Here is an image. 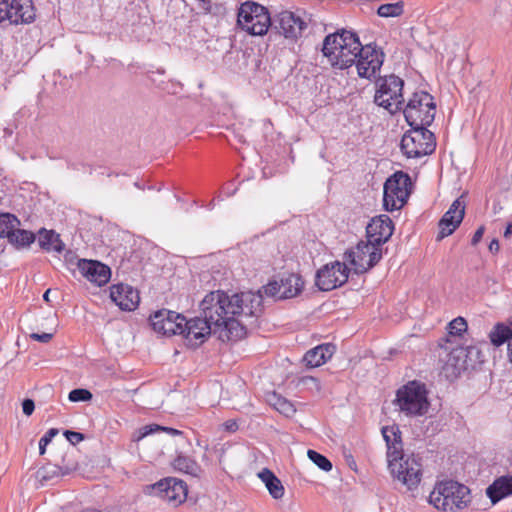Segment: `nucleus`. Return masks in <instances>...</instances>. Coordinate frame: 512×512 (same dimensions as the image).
Returning a JSON list of instances; mask_svg holds the SVG:
<instances>
[{
    "label": "nucleus",
    "mask_w": 512,
    "mask_h": 512,
    "mask_svg": "<svg viewBox=\"0 0 512 512\" xmlns=\"http://www.w3.org/2000/svg\"><path fill=\"white\" fill-rule=\"evenodd\" d=\"M162 431H165L166 433L172 435V436H178V435H183V432L178 430V429H175V428H172V427H164L162 428Z\"/></svg>",
    "instance_id": "obj_48"
},
{
    "label": "nucleus",
    "mask_w": 512,
    "mask_h": 512,
    "mask_svg": "<svg viewBox=\"0 0 512 512\" xmlns=\"http://www.w3.org/2000/svg\"><path fill=\"white\" fill-rule=\"evenodd\" d=\"M144 492L159 497L172 507H178L187 499L188 486L181 479L166 477L154 484L147 485Z\"/></svg>",
    "instance_id": "obj_12"
},
{
    "label": "nucleus",
    "mask_w": 512,
    "mask_h": 512,
    "mask_svg": "<svg viewBox=\"0 0 512 512\" xmlns=\"http://www.w3.org/2000/svg\"><path fill=\"white\" fill-rule=\"evenodd\" d=\"M429 503L443 512L462 511L471 503V491L455 480L438 481L429 495Z\"/></svg>",
    "instance_id": "obj_4"
},
{
    "label": "nucleus",
    "mask_w": 512,
    "mask_h": 512,
    "mask_svg": "<svg viewBox=\"0 0 512 512\" xmlns=\"http://www.w3.org/2000/svg\"><path fill=\"white\" fill-rule=\"evenodd\" d=\"M269 402L275 410L287 417L292 416L296 412L292 402L275 392L270 396Z\"/></svg>",
    "instance_id": "obj_33"
},
{
    "label": "nucleus",
    "mask_w": 512,
    "mask_h": 512,
    "mask_svg": "<svg viewBox=\"0 0 512 512\" xmlns=\"http://www.w3.org/2000/svg\"><path fill=\"white\" fill-rule=\"evenodd\" d=\"M237 137H238L239 142H241V143H245L246 142V139L244 138L243 135H239Z\"/></svg>",
    "instance_id": "obj_55"
},
{
    "label": "nucleus",
    "mask_w": 512,
    "mask_h": 512,
    "mask_svg": "<svg viewBox=\"0 0 512 512\" xmlns=\"http://www.w3.org/2000/svg\"><path fill=\"white\" fill-rule=\"evenodd\" d=\"M172 465L175 470L183 472L195 478H199L202 473V468L197 463V461L194 458L184 455L182 453L176 456V458L173 460Z\"/></svg>",
    "instance_id": "obj_28"
},
{
    "label": "nucleus",
    "mask_w": 512,
    "mask_h": 512,
    "mask_svg": "<svg viewBox=\"0 0 512 512\" xmlns=\"http://www.w3.org/2000/svg\"><path fill=\"white\" fill-rule=\"evenodd\" d=\"M224 429L228 432H236L238 430V424L235 420H227L224 424Z\"/></svg>",
    "instance_id": "obj_47"
},
{
    "label": "nucleus",
    "mask_w": 512,
    "mask_h": 512,
    "mask_svg": "<svg viewBox=\"0 0 512 512\" xmlns=\"http://www.w3.org/2000/svg\"><path fill=\"white\" fill-rule=\"evenodd\" d=\"M111 300L123 311L135 310L140 302L139 292L128 284H114L110 287Z\"/></svg>",
    "instance_id": "obj_21"
},
{
    "label": "nucleus",
    "mask_w": 512,
    "mask_h": 512,
    "mask_svg": "<svg viewBox=\"0 0 512 512\" xmlns=\"http://www.w3.org/2000/svg\"><path fill=\"white\" fill-rule=\"evenodd\" d=\"M214 207V202L212 201L210 204H209V209H212Z\"/></svg>",
    "instance_id": "obj_56"
},
{
    "label": "nucleus",
    "mask_w": 512,
    "mask_h": 512,
    "mask_svg": "<svg viewBox=\"0 0 512 512\" xmlns=\"http://www.w3.org/2000/svg\"><path fill=\"white\" fill-rule=\"evenodd\" d=\"M49 293H50V289L46 290L45 293L43 294V299L45 301H49V298H48Z\"/></svg>",
    "instance_id": "obj_54"
},
{
    "label": "nucleus",
    "mask_w": 512,
    "mask_h": 512,
    "mask_svg": "<svg viewBox=\"0 0 512 512\" xmlns=\"http://www.w3.org/2000/svg\"><path fill=\"white\" fill-rule=\"evenodd\" d=\"M169 315V310L162 309L156 311L150 316V322L153 330L158 333V326H162L166 322V316Z\"/></svg>",
    "instance_id": "obj_39"
},
{
    "label": "nucleus",
    "mask_w": 512,
    "mask_h": 512,
    "mask_svg": "<svg viewBox=\"0 0 512 512\" xmlns=\"http://www.w3.org/2000/svg\"><path fill=\"white\" fill-rule=\"evenodd\" d=\"M53 333H32L30 338L40 343H48L53 338Z\"/></svg>",
    "instance_id": "obj_43"
},
{
    "label": "nucleus",
    "mask_w": 512,
    "mask_h": 512,
    "mask_svg": "<svg viewBox=\"0 0 512 512\" xmlns=\"http://www.w3.org/2000/svg\"><path fill=\"white\" fill-rule=\"evenodd\" d=\"M39 245L42 249L46 251H54L56 253H61L65 244L60 239L59 234L55 233L53 230H43L39 237Z\"/></svg>",
    "instance_id": "obj_30"
},
{
    "label": "nucleus",
    "mask_w": 512,
    "mask_h": 512,
    "mask_svg": "<svg viewBox=\"0 0 512 512\" xmlns=\"http://www.w3.org/2000/svg\"><path fill=\"white\" fill-rule=\"evenodd\" d=\"M258 477L265 484L269 494L272 498L278 500L284 496V486L280 479L268 468H263L259 473Z\"/></svg>",
    "instance_id": "obj_27"
},
{
    "label": "nucleus",
    "mask_w": 512,
    "mask_h": 512,
    "mask_svg": "<svg viewBox=\"0 0 512 512\" xmlns=\"http://www.w3.org/2000/svg\"><path fill=\"white\" fill-rule=\"evenodd\" d=\"M59 433L57 428H50L45 432V434L39 440V454L43 455L46 451L47 445L52 441V439Z\"/></svg>",
    "instance_id": "obj_40"
},
{
    "label": "nucleus",
    "mask_w": 512,
    "mask_h": 512,
    "mask_svg": "<svg viewBox=\"0 0 512 512\" xmlns=\"http://www.w3.org/2000/svg\"><path fill=\"white\" fill-rule=\"evenodd\" d=\"M404 12V4L402 1L395 3L382 4L377 9V14L383 18L398 17Z\"/></svg>",
    "instance_id": "obj_36"
},
{
    "label": "nucleus",
    "mask_w": 512,
    "mask_h": 512,
    "mask_svg": "<svg viewBox=\"0 0 512 512\" xmlns=\"http://www.w3.org/2000/svg\"><path fill=\"white\" fill-rule=\"evenodd\" d=\"M35 410V403L32 399H24L22 402V411L25 415L30 416Z\"/></svg>",
    "instance_id": "obj_44"
},
{
    "label": "nucleus",
    "mask_w": 512,
    "mask_h": 512,
    "mask_svg": "<svg viewBox=\"0 0 512 512\" xmlns=\"http://www.w3.org/2000/svg\"><path fill=\"white\" fill-rule=\"evenodd\" d=\"M508 358L512 364V339L508 343Z\"/></svg>",
    "instance_id": "obj_53"
},
{
    "label": "nucleus",
    "mask_w": 512,
    "mask_h": 512,
    "mask_svg": "<svg viewBox=\"0 0 512 512\" xmlns=\"http://www.w3.org/2000/svg\"><path fill=\"white\" fill-rule=\"evenodd\" d=\"M163 426L157 425V424H150L146 425L141 430V437L148 436L150 434H153L156 431H162Z\"/></svg>",
    "instance_id": "obj_45"
},
{
    "label": "nucleus",
    "mask_w": 512,
    "mask_h": 512,
    "mask_svg": "<svg viewBox=\"0 0 512 512\" xmlns=\"http://www.w3.org/2000/svg\"><path fill=\"white\" fill-rule=\"evenodd\" d=\"M464 353L468 370H474L484 362V354L481 349L475 345L464 347Z\"/></svg>",
    "instance_id": "obj_35"
},
{
    "label": "nucleus",
    "mask_w": 512,
    "mask_h": 512,
    "mask_svg": "<svg viewBox=\"0 0 512 512\" xmlns=\"http://www.w3.org/2000/svg\"><path fill=\"white\" fill-rule=\"evenodd\" d=\"M214 332V325L210 324L207 317L195 316L187 319L184 316L182 336L191 347H198Z\"/></svg>",
    "instance_id": "obj_17"
},
{
    "label": "nucleus",
    "mask_w": 512,
    "mask_h": 512,
    "mask_svg": "<svg viewBox=\"0 0 512 512\" xmlns=\"http://www.w3.org/2000/svg\"><path fill=\"white\" fill-rule=\"evenodd\" d=\"M486 494L493 504L512 495V476H501L486 489Z\"/></svg>",
    "instance_id": "obj_25"
},
{
    "label": "nucleus",
    "mask_w": 512,
    "mask_h": 512,
    "mask_svg": "<svg viewBox=\"0 0 512 512\" xmlns=\"http://www.w3.org/2000/svg\"><path fill=\"white\" fill-rule=\"evenodd\" d=\"M426 125L410 127L402 137L400 148L407 158H421L435 151L436 141L434 134Z\"/></svg>",
    "instance_id": "obj_9"
},
{
    "label": "nucleus",
    "mask_w": 512,
    "mask_h": 512,
    "mask_svg": "<svg viewBox=\"0 0 512 512\" xmlns=\"http://www.w3.org/2000/svg\"><path fill=\"white\" fill-rule=\"evenodd\" d=\"M489 339L495 347L503 345L506 341L509 342L512 339V323L510 325L496 323L489 332Z\"/></svg>",
    "instance_id": "obj_31"
},
{
    "label": "nucleus",
    "mask_w": 512,
    "mask_h": 512,
    "mask_svg": "<svg viewBox=\"0 0 512 512\" xmlns=\"http://www.w3.org/2000/svg\"><path fill=\"white\" fill-rule=\"evenodd\" d=\"M63 435L72 445H76L84 440V434L76 431L65 430Z\"/></svg>",
    "instance_id": "obj_41"
},
{
    "label": "nucleus",
    "mask_w": 512,
    "mask_h": 512,
    "mask_svg": "<svg viewBox=\"0 0 512 512\" xmlns=\"http://www.w3.org/2000/svg\"><path fill=\"white\" fill-rule=\"evenodd\" d=\"M468 325L467 321L463 317H457L449 322L447 326V336L440 338L438 341L439 347H444L447 344L456 343L458 338H461L465 332H467Z\"/></svg>",
    "instance_id": "obj_26"
},
{
    "label": "nucleus",
    "mask_w": 512,
    "mask_h": 512,
    "mask_svg": "<svg viewBox=\"0 0 512 512\" xmlns=\"http://www.w3.org/2000/svg\"><path fill=\"white\" fill-rule=\"evenodd\" d=\"M356 65L358 76L368 80L376 78L384 63L385 54L375 43L361 45L357 50Z\"/></svg>",
    "instance_id": "obj_13"
},
{
    "label": "nucleus",
    "mask_w": 512,
    "mask_h": 512,
    "mask_svg": "<svg viewBox=\"0 0 512 512\" xmlns=\"http://www.w3.org/2000/svg\"><path fill=\"white\" fill-rule=\"evenodd\" d=\"M394 404L407 417L424 416L430 407L426 385L417 380L408 381L397 389Z\"/></svg>",
    "instance_id": "obj_5"
},
{
    "label": "nucleus",
    "mask_w": 512,
    "mask_h": 512,
    "mask_svg": "<svg viewBox=\"0 0 512 512\" xmlns=\"http://www.w3.org/2000/svg\"><path fill=\"white\" fill-rule=\"evenodd\" d=\"M503 235L505 238H509L510 236H512V223H508L506 225Z\"/></svg>",
    "instance_id": "obj_51"
},
{
    "label": "nucleus",
    "mask_w": 512,
    "mask_h": 512,
    "mask_svg": "<svg viewBox=\"0 0 512 512\" xmlns=\"http://www.w3.org/2000/svg\"><path fill=\"white\" fill-rule=\"evenodd\" d=\"M184 316L177 312L169 310L166 316V322L162 326H158V333L166 336L183 334Z\"/></svg>",
    "instance_id": "obj_29"
},
{
    "label": "nucleus",
    "mask_w": 512,
    "mask_h": 512,
    "mask_svg": "<svg viewBox=\"0 0 512 512\" xmlns=\"http://www.w3.org/2000/svg\"><path fill=\"white\" fill-rule=\"evenodd\" d=\"M304 282L300 275L284 273L279 279H273L262 287L261 294L277 299H289L297 296L303 289Z\"/></svg>",
    "instance_id": "obj_14"
},
{
    "label": "nucleus",
    "mask_w": 512,
    "mask_h": 512,
    "mask_svg": "<svg viewBox=\"0 0 512 512\" xmlns=\"http://www.w3.org/2000/svg\"><path fill=\"white\" fill-rule=\"evenodd\" d=\"M464 215L465 204L460 199H456L439 221L437 238L440 240L451 235L461 224Z\"/></svg>",
    "instance_id": "obj_19"
},
{
    "label": "nucleus",
    "mask_w": 512,
    "mask_h": 512,
    "mask_svg": "<svg viewBox=\"0 0 512 512\" xmlns=\"http://www.w3.org/2000/svg\"><path fill=\"white\" fill-rule=\"evenodd\" d=\"M236 190H237V189L235 188V189H233L232 191H228V188H227V187H224V188H223V190H222V193H223L225 196L230 197V196H232V195H234V194H235Z\"/></svg>",
    "instance_id": "obj_52"
},
{
    "label": "nucleus",
    "mask_w": 512,
    "mask_h": 512,
    "mask_svg": "<svg viewBox=\"0 0 512 512\" xmlns=\"http://www.w3.org/2000/svg\"><path fill=\"white\" fill-rule=\"evenodd\" d=\"M237 25L251 36H264L272 26L270 12L257 2L245 1L238 8Z\"/></svg>",
    "instance_id": "obj_6"
},
{
    "label": "nucleus",
    "mask_w": 512,
    "mask_h": 512,
    "mask_svg": "<svg viewBox=\"0 0 512 512\" xmlns=\"http://www.w3.org/2000/svg\"><path fill=\"white\" fill-rule=\"evenodd\" d=\"M349 278L345 261H333L322 266L316 273L315 285L321 291H331L344 285Z\"/></svg>",
    "instance_id": "obj_15"
},
{
    "label": "nucleus",
    "mask_w": 512,
    "mask_h": 512,
    "mask_svg": "<svg viewBox=\"0 0 512 512\" xmlns=\"http://www.w3.org/2000/svg\"><path fill=\"white\" fill-rule=\"evenodd\" d=\"M335 345L330 343L320 344L308 350L303 357V361L309 368L320 367L325 364L334 354Z\"/></svg>",
    "instance_id": "obj_24"
},
{
    "label": "nucleus",
    "mask_w": 512,
    "mask_h": 512,
    "mask_svg": "<svg viewBox=\"0 0 512 512\" xmlns=\"http://www.w3.org/2000/svg\"><path fill=\"white\" fill-rule=\"evenodd\" d=\"M401 111L410 127L430 126L435 118L436 104L431 94L421 90L412 94Z\"/></svg>",
    "instance_id": "obj_7"
},
{
    "label": "nucleus",
    "mask_w": 512,
    "mask_h": 512,
    "mask_svg": "<svg viewBox=\"0 0 512 512\" xmlns=\"http://www.w3.org/2000/svg\"><path fill=\"white\" fill-rule=\"evenodd\" d=\"M5 20H9V2L0 0V23Z\"/></svg>",
    "instance_id": "obj_42"
},
{
    "label": "nucleus",
    "mask_w": 512,
    "mask_h": 512,
    "mask_svg": "<svg viewBox=\"0 0 512 512\" xmlns=\"http://www.w3.org/2000/svg\"><path fill=\"white\" fill-rule=\"evenodd\" d=\"M500 249V245L497 239H493L489 244V250L491 253H497Z\"/></svg>",
    "instance_id": "obj_49"
},
{
    "label": "nucleus",
    "mask_w": 512,
    "mask_h": 512,
    "mask_svg": "<svg viewBox=\"0 0 512 512\" xmlns=\"http://www.w3.org/2000/svg\"><path fill=\"white\" fill-rule=\"evenodd\" d=\"M309 381L313 382L316 386L319 385L318 380L312 376H305V377H302L300 380V382L303 384H307Z\"/></svg>",
    "instance_id": "obj_50"
},
{
    "label": "nucleus",
    "mask_w": 512,
    "mask_h": 512,
    "mask_svg": "<svg viewBox=\"0 0 512 512\" xmlns=\"http://www.w3.org/2000/svg\"><path fill=\"white\" fill-rule=\"evenodd\" d=\"M410 184L409 175L402 171H397L387 178L383 187V207L386 211L393 212L404 206Z\"/></svg>",
    "instance_id": "obj_11"
},
{
    "label": "nucleus",
    "mask_w": 512,
    "mask_h": 512,
    "mask_svg": "<svg viewBox=\"0 0 512 512\" xmlns=\"http://www.w3.org/2000/svg\"><path fill=\"white\" fill-rule=\"evenodd\" d=\"M83 512H97L95 510H86V511H83Z\"/></svg>",
    "instance_id": "obj_57"
},
{
    "label": "nucleus",
    "mask_w": 512,
    "mask_h": 512,
    "mask_svg": "<svg viewBox=\"0 0 512 512\" xmlns=\"http://www.w3.org/2000/svg\"><path fill=\"white\" fill-rule=\"evenodd\" d=\"M381 432L386 442L389 466L393 475L409 490L417 488L422 477L421 465L414 458L404 459L399 427L397 425L385 426Z\"/></svg>",
    "instance_id": "obj_2"
},
{
    "label": "nucleus",
    "mask_w": 512,
    "mask_h": 512,
    "mask_svg": "<svg viewBox=\"0 0 512 512\" xmlns=\"http://www.w3.org/2000/svg\"><path fill=\"white\" fill-rule=\"evenodd\" d=\"M93 395L88 389L76 388L69 392L68 399L70 402H87L92 399Z\"/></svg>",
    "instance_id": "obj_38"
},
{
    "label": "nucleus",
    "mask_w": 512,
    "mask_h": 512,
    "mask_svg": "<svg viewBox=\"0 0 512 512\" xmlns=\"http://www.w3.org/2000/svg\"><path fill=\"white\" fill-rule=\"evenodd\" d=\"M307 455H308V458L321 470L328 472L332 469L331 461L323 454H321L315 450L309 449L307 451Z\"/></svg>",
    "instance_id": "obj_37"
},
{
    "label": "nucleus",
    "mask_w": 512,
    "mask_h": 512,
    "mask_svg": "<svg viewBox=\"0 0 512 512\" xmlns=\"http://www.w3.org/2000/svg\"><path fill=\"white\" fill-rule=\"evenodd\" d=\"M394 232L392 219L381 214L373 217L366 226V239L383 248V245L391 238Z\"/></svg>",
    "instance_id": "obj_18"
},
{
    "label": "nucleus",
    "mask_w": 512,
    "mask_h": 512,
    "mask_svg": "<svg viewBox=\"0 0 512 512\" xmlns=\"http://www.w3.org/2000/svg\"><path fill=\"white\" fill-rule=\"evenodd\" d=\"M35 7L32 0H12L9 3V22L29 24L35 20Z\"/></svg>",
    "instance_id": "obj_22"
},
{
    "label": "nucleus",
    "mask_w": 512,
    "mask_h": 512,
    "mask_svg": "<svg viewBox=\"0 0 512 512\" xmlns=\"http://www.w3.org/2000/svg\"><path fill=\"white\" fill-rule=\"evenodd\" d=\"M443 348L449 350L444 364V370L449 376L458 377L462 372L468 370L463 346L456 343L455 346L444 345Z\"/></svg>",
    "instance_id": "obj_23"
},
{
    "label": "nucleus",
    "mask_w": 512,
    "mask_h": 512,
    "mask_svg": "<svg viewBox=\"0 0 512 512\" xmlns=\"http://www.w3.org/2000/svg\"><path fill=\"white\" fill-rule=\"evenodd\" d=\"M306 20L298 13L282 11L275 18V28L285 39L296 42L307 28Z\"/></svg>",
    "instance_id": "obj_16"
},
{
    "label": "nucleus",
    "mask_w": 512,
    "mask_h": 512,
    "mask_svg": "<svg viewBox=\"0 0 512 512\" xmlns=\"http://www.w3.org/2000/svg\"><path fill=\"white\" fill-rule=\"evenodd\" d=\"M484 231H485L484 226H480L479 228H477V230L474 232V234L472 236L471 245L475 246L481 241Z\"/></svg>",
    "instance_id": "obj_46"
},
{
    "label": "nucleus",
    "mask_w": 512,
    "mask_h": 512,
    "mask_svg": "<svg viewBox=\"0 0 512 512\" xmlns=\"http://www.w3.org/2000/svg\"><path fill=\"white\" fill-rule=\"evenodd\" d=\"M77 267L83 277L97 286H103L110 280L111 269L97 260L79 259Z\"/></svg>",
    "instance_id": "obj_20"
},
{
    "label": "nucleus",
    "mask_w": 512,
    "mask_h": 512,
    "mask_svg": "<svg viewBox=\"0 0 512 512\" xmlns=\"http://www.w3.org/2000/svg\"><path fill=\"white\" fill-rule=\"evenodd\" d=\"M8 241L17 247H27L35 241V235L31 231L15 228Z\"/></svg>",
    "instance_id": "obj_34"
},
{
    "label": "nucleus",
    "mask_w": 512,
    "mask_h": 512,
    "mask_svg": "<svg viewBox=\"0 0 512 512\" xmlns=\"http://www.w3.org/2000/svg\"><path fill=\"white\" fill-rule=\"evenodd\" d=\"M20 226L18 217L9 212L0 213V238H9L15 228Z\"/></svg>",
    "instance_id": "obj_32"
},
{
    "label": "nucleus",
    "mask_w": 512,
    "mask_h": 512,
    "mask_svg": "<svg viewBox=\"0 0 512 512\" xmlns=\"http://www.w3.org/2000/svg\"><path fill=\"white\" fill-rule=\"evenodd\" d=\"M199 311L214 325V333H219L222 341H237L246 335V326L256 323L262 314L263 294L211 291L200 301Z\"/></svg>",
    "instance_id": "obj_1"
},
{
    "label": "nucleus",
    "mask_w": 512,
    "mask_h": 512,
    "mask_svg": "<svg viewBox=\"0 0 512 512\" xmlns=\"http://www.w3.org/2000/svg\"><path fill=\"white\" fill-rule=\"evenodd\" d=\"M377 90L374 102L390 113L402 110L404 105L403 87L404 81L400 77L391 74L379 77L376 81Z\"/></svg>",
    "instance_id": "obj_8"
},
{
    "label": "nucleus",
    "mask_w": 512,
    "mask_h": 512,
    "mask_svg": "<svg viewBox=\"0 0 512 512\" xmlns=\"http://www.w3.org/2000/svg\"><path fill=\"white\" fill-rule=\"evenodd\" d=\"M383 257V248L375 243L360 240L356 246L343 254V260L349 263L356 274H363L376 266Z\"/></svg>",
    "instance_id": "obj_10"
},
{
    "label": "nucleus",
    "mask_w": 512,
    "mask_h": 512,
    "mask_svg": "<svg viewBox=\"0 0 512 512\" xmlns=\"http://www.w3.org/2000/svg\"><path fill=\"white\" fill-rule=\"evenodd\" d=\"M361 45L355 32L341 29L325 36L321 51L333 68L344 70L354 65Z\"/></svg>",
    "instance_id": "obj_3"
}]
</instances>
